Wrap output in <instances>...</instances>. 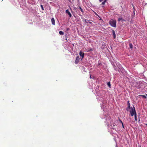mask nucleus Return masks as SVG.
<instances>
[{
    "label": "nucleus",
    "instance_id": "26",
    "mask_svg": "<svg viewBox=\"0 0 147 147\" xmlns=\"http://www.w3.org/2000/svg\"><path fill=\"white\" fill-rule=\"evenodd\" d=\"M90 78H91V75H90Z\"/></svg>",
    "mask_w": 147,
    "mask_h": 147
},
{
    "label": "nucleus",
    "instance_id": "23",
    "mask_svg": "<svg viewBox=\"0 0 147 147\" xmlns=\"http://www.w3.org/2000/svg\"><path fill=\"white\" fill-rule=\"evenodd\" d=\"M69 30V28H67V31Z\"/></svg>",
    "mask_w": 147,
    "mask_h": 147
},
{
    "label": "nucleus",
    "instance_id": "12",
    "mask_svg": "<svg viewBox=\"0 0 147 147\" xmlns=\"http://www.w3.org/2000/svg\"><path fill=\"white\" fill-rule=\"evenodd\" d=\"M79 9L82 12H84V11L83 10V9L80 6L79 7Z\"/></svg>",
    "mask_w": 147,
    "mask_h": 147
},
{
    "label": "nucleus",
    "instance_id": "24",
    "mask_svg": "<svg viewBox=\"0 0 147 147\" xmlns=\"http://www.w3.org/2000/svg\"><path fill=\"white\" fill-rule=\"evenodd\" d=\"M122 127H123V128H124V126H123V123H122Z\"/></svg>",
    "mask_w": 147,
    "mask_h": 147
},
{
    "label": "nucleus",
    "instance_id": "8",
    "mask_svg": "<svg viewBox=\"0 0 147 147\" xmlns=\"http://www.w3.org/2000/svg\"><path fill=\"white\" fill-rule=\"evenodd\" d=\"M112 33H113V37H114V38H115L116 37V35H115V31L113 30Z\"/></svg>",
    "mask_w": 147,
    "mask_h": 147
},
{
    "label": "nucleus",
    "instance_id": "22",
    "mask_svg": "<svg viewBox=\"0 0 147 147\" xmlns=\"http://www.w3.org/2000/svg\"><path fill=\"white\" fill-rule=\"evenodd\" d=\"M87 21H88V20L86 19L85 20V22L86 23H88V22H87Z\"/></svg>",
    "mask_w": 147,
    "mask_h": 147
},
{
    "label": "nucleus",
    "instance_id": "1",
    "mask_svg": "<svg viewBox=\"0 0 147 147\" xmlns=\"http://www.w3.org/2000/svg\"><path fill=\"white\" fill-rule=\"evenodd\" d=\"M130 108V104L129 103V104L128 105V108ZM133 108L132 107H130V109H131V110L130 111V113L131 114V116H133L134 115H135V114L136 113V111L135 110V108L134 107H133Z\"/></svg>",
    "mask_w": 147,
    "mask_h": 147
},
{
    "label": "nucleus",
    "instance_id": "10",
    "mask_svg": "<svg viewBox=\"0 0 147 147\" xmlns=\"http://www.w3.org/2000/svg\"><path fill=\"white\" fill-rule=\"evenodd\" d=\"M129 47L131 49H132V48H133V45H132V44L131 43H129Z\"/></svg>",
    "mask_w": 147,
    "mask_h": 147
},
{
    "label": "nucleus",
    "instance_id": "16",
    "mask_svg": "<svg viewBox=\"0 0 147 147\" xmlns=\"http://www.w3.org/2000/svg\"><path fill=\"white\" fill-rule=\"evenodd\" d=\"M92 51V48H90V49H89V50H88V51H87L88 52H90V51Z\"/></svg>",
    "mask_w": 147,
    "mask_h": 147
},
{
    "label": "nucleus",
    "instance_id": "3",
    "mask_svg": "<svg viewBox=\"0 0 147 147\" xmlns=\"http://www.w3.org/2000/svg\"><path fill=\"white\" fill-rule=\"evenodd\" d=\"M107 117V118L106 122L108 123H109L110 121V120L111 118L110 117H109L108 115H104V118H106ZM105 122H106V121H105Z\"/></svg>",
    "mask_w": 147,
    "mask_h": 147
},
{
    "label": "nucleus",
    "instance_id": "7",
    "mask_svg": "<svg viewBox=\"0 0 147 147\" xmlns=\"http://www.w3.org/2000/svg\"><path fill=\"white\" fill-rule=\"evenodd\" d=\"M52 23L53 25H55V20L54 18H52L51 19Z\"/></svg>",
    "mask_w": 147,
    "mask_h": 147
},
{
    "label": "nucleus",
    "instance_id": "21",
    "mask_svg": "<svg viewBox=\"0 0 147 147\" xmlns=\"http://www.w3.org/2000/svg\"><path fill=\"white\" fill-rule=\"evenodd\" d=\"M119 121L121 123H123V122H122L121 121L120 119H119Z\"/></svg>",
    "mask_w": 147,
    "mask_h": 147
},
{
    "label": "nucleus",
    "instance_id": "28",
    "mask_svg": "<svg viewBox=\"0 0 147 147\" xmlns=\"http://www.w3.org/2000/svg\"><path fill=\"white\" fill-rule=\"evenodd\" d=\"M146 96H147V94H146Z\"/></svg>",
    "mask_w": 147,
    "mask_h": 147
},
{
    "label": "nucleus",
    "instance_id": "9",
    "mask_svg": "<svg viewBox=\"0 0 147 147\" xmlns=\"http://www.w3.org/2000/svg\"><path fill=\"white\" fill-rule=\"evenodd\" d=\"M101 108L102 109H103V111H105V107H104V105H103L102 104L101 105Z\"/></svg>",
    "mask_w": 147,
    "mask_h": 147
},
{
    "label": "nucleus",
    "instance_id": "25",
    "mask_svg": "<svg viewBox=\"0 0 147 147\" xmlns=\"http://www.w3.org/2000/svg\"><path fill=\"white\" fill-rule=\"evenodd\" d=\"M88 23H89V24H91V23H91V22H88Z\"/></svg>",
    "mask_w": 147,
    "mask_h": 147
},
{
    "label": "nucleus",
    "instance_id": "27",
    "mask_svg": "<svg viewBox=\"0 0 147 147\" xmlns=\"http://www.w3.org/2000/svg\"><path fill=\"white\" fill-rule=\"evenodd\" d=\"M146 125L147 126V124H146Z\"/></svg>",
    "mask_w": 147,
    "mask_h": 147
},
{
    "label": "nucleus",
    "instance_id": "13",
    "mask_svg": "<svg viewBox=\"0 0 147 147\" xmlns=\"http://www.w3.org/2000/svg\"><path fill=\"white\" fill-rule=\"evenodd\" d=\"M80 59V57L79 56H77V57L76 59V60L79 61Z\"/></svg>",
    "mask_w": 147,
    "mask_h": 147
},
{
    "label": "nucleus",
    "instance_id": "6",
    "mask_svg": "<svg viewBox=\"0 0 147 147\" xmlns=\"http://www.w3.org/2000/svg\"><path fill=\"white\" fill-rule=\"evenodd\" d=\"M118 21H121L122 22H123L125 21V20L123 19V18L121 17H120L118 18Z\"/></svg>",
    "mask_w": 147,
    "mask_h": 147
},
{
    "label": "nucleus",
    "instance_id": "11",
    "mask_svg": "<svg viewBox=\"0 0 147 147\" xmlns=\"http://www.w3.org/2000/svg\"><path fill=\"white\" fill-rule=\"evenodd\" d=\"M59 34L61 35H63L64 34V33L62 31H60L59 32Z\"/></svg>",
    "mask_w": 147,
    "mask_h": 147
},
{
    "label": "nucleus",
    "instance_id": "14",
    "mask_svg": "<svg viewBox=\"0 0 147 147\" xmlns=\"http://www.w3.org/2000/svg\"><path fill=\"white\" fill-rule=\"evenodd\" d=\"M135 119L136 121L137 120V116H136V113L135 114Z\"/></svg>",
    "mask_w": 147,
    "mask_h": 147
},
{
    "label": "nucleus",
    "instance_id": "18",
    "mask_svg": "<svg viewBox=\"0 0 147 147\" xmlns=\"http://www.w3.org/2000/svg\"><path fill=\"white\" fill-rule=\"evenodd\" d=\"M78 61H79L76 60V61H75V64H77L78 63Z\"/></svg>",
    "mask_w": 147,
    "mask_h": 147
},
{
    "label": "nucleus",
    "instance_id": "29",
    "mask_svg": "<svg viewBox=\"0 0 147 147\" xmlns=\"http://www.w3.org/2000/svg\"><path fill=\"white\" fill-rule=\"evenodd\" d=\"M140 147H141L140 146Z\"/></svg>",
    "mask_w": 147,
    "mask_h": 147
},
{
    "label": "nucleus",
    "instance_id": "2",
    "mask_svg": "<svg viewBox=\"0 0 147 147\" xmlns=\"http://www.w3.org/2000/svg\"><path fill=\"white\" fill-rule=\"evenodd\" d=\"M109 24L111 26L113 27H116V20L111 19L110 20L109 22Z\"/></svg>",
    "mask_w": 147,
    "mask_h": 147
},
{
    "label": "nucleus",
    "instance_id": "19",
    "mask_svg": "<svg viewBox=\"0 0 147 147\" xmlns=\"http://www.w3.org/2000/svg\"><path fill=\"white\" fill-rule=\"evenodd\" d=\"M40 7H41V8H42V10H43V8L42 5H40Z\"/></svg>",
    "mask_w": 147,
    "mask_h": 147
},
{
    "label": "nucleus",
    "instance_id": "4",
    "mask_svg": "<svg viewBox=\"0 0 147 147\" xmlns=\"http://www.w3.org/2000/svg\"><path fill=\"white\" fill-rule=\"evenodd\" d=\"M79 55L80 56L82 57V59L84 57V53L82 51H80L79 53Z\"/></svg>",
    "mask_w": 147,
    "mask_h": 147
},
{
    "label": "nucleus",
    "instance_id": "17",
    "mask_svg": "<svg viewBox=\"0 0 147 147\" xmlns=\"http://www.w3.org/2000/svg\"><path fill=\"white\" fill-rule=\"evenodd\" d=\"M107 84L108 85V86L109 87H110V86H111V84H110V82H108L107 83Z\"/></svg>",
    "mask_w": 147,
    "mask_h": 147
},
{
    "label": "nucleus",
    "instance_id": "20",
    "mask_svg": "<svg viewBox=\"0 0 147 147\" xmlns=\"http://www.w3.org/2000/svg\"><path fill=\"white\" fill-rule=\"evenodd\" d=\"M142 97L144 98H146V97L145 95H142Z\"/></svg>",
    "mask_w": 147,
    "mask_h": 147
},
{
    "label": "nucleus",
    "instance_id": "5",
    "mask_svg": "<svg viewBox=\"0 0 147 147\" xmlns=\"http://www.w3.org/2000/svg\"><path fill=\"white\" fill-rule=\"evenodd\" d=\"M65 12L66 13H67L68 14L70 18L71 17L72 15L68 9H67L66 10Z\"/></svg>",
    "mask_w": 147,
    "mask_h": 147
},
{
    "label": "nucleus",
    "instance_id": "15",
    "mask_svg": "<svg viewBox=\"0 0 147 147\" xmlns=\"http://www.w3.org/2000/svg\"><path fill=\"white\" fill-rule=\"evenodd\" d=\"M106 0H105V1H103V2H102V4L104 5L105 4V3L106 2Z\"/></svg>",
    "mask_w": 147,
    "mask_h": 147
}]
</instances>
